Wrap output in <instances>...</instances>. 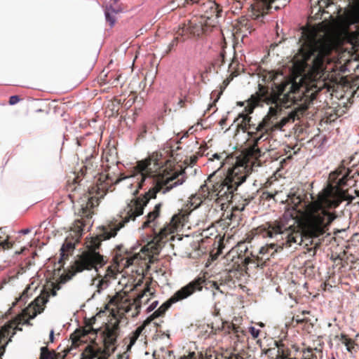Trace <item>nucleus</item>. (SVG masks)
Masks as SVG:
<instances>
[{"mask_svg": "<svg viewBox=\"0 0 359 359\" xmlns=\"http://www.w3.org/2000/svg\"><path fill=\"white\" fill-rule=\"evenodd\" d=\"M186 180L184 173L164 174V170L159 164L151 159H145L137 162L136 167L129 175L121 174L114 182L117 184L123 180L130 189H134L133 194L136 196L140 189H149L141 198H136L129 203L125 211L126 215L118 219L107 222L102 226L101 231L96 237L90 238L86 242L87 249L79 255L72 265V276L83 271L98 269L103 266L107 262V259L99 251L102 240H108L115 237L117 232L130 220H135L137 217L144 213V208L151 198H155L157 193L162 191L165 194L174 187L182 184Z\"/></svg>", "mask_w": 359, "mask_h": 359, "instance_id": "nucleus-1", "label": "nucleus"}, {"mask_svg": "<svg viewBox=\"0 0 359 359\" xmlns=\"http://www.w3.org/2000/svg\"><path fill=\"white\" fill-rule=\"evenodd\" d=\"M281 111L278 106L270 107L267 114L257 125L251 123L252 117L248 115L239 114V118H242V130L248 136V153L252 158L257 159L273 149L266 142H270L273 132L281 130L287 122L285 117L280 118Z\"/></svg>", "mask_w": 359, "mask_h": 359, "instance_id": "nucleus-2", "label": "nucleus"}, {"mask_svg": "<svg viewBox=\"0 0 359 359\" xmlns=\"http://www.w3.org/2000/svg\"><path fill=\"white\" fill-rule=\"evenodd\" d=\"M345 196L344 190L325 189L306 205L305 226L311 237L318 238L326 233L336 218L330 210L338 207Z\"/></svg>", "mask_w": 359, "mask_h": 359, "instance_id": "nucleus-3", "label": "nucleus"}, {"mask_svg": "<svg viewBox=\"0 0 359 359\" xmlns=\"http://www.w3.org/2000/svg\"><path fill=\"white\" fill-rule=\"evenodd\" d=\"M219 172V170H217L208 176L205 184L201 186L198 194L203 198H208L212 189L213 193L224 203L232 200L235 191L249 176L250 169L248 165L239 163L229 168L223 175H216Z\"/></svg>", "mask_w": 359, "mask_h": 359, "instance_id": "nucleus-4", "label": "nucleus"}, {"mask_svg": "<svg viewBox=\"0 0 359 359\" xmlns=\"http://www.w3.org/2000/svg\"><path fill=\"white\" fill-rule=\"evenodd\" d=\"M293 224L286 226L280 223H276L270 226L266 231V236L276 241V243L263 246L259 250L262 255L269 254L272 255L278 250L289 248L296 249L298 245H302L303 236L298 226H295V220L292 219Z\"/></svg>", "mask_w": 359, "mask_h": 359, "instance_id": "nucleus-5", "label": "nucleus"}, {"mask_svg": "<svg viewBox=\"0 0 359 359\" xmlns=\"http://www.w3.org/2000/svg\"><path fill=\"white\" fill-rule=\"evenodd\" d=\"M334 48V44L330 40H318L302 53L303 61L311 69H321L330 61V55Z\"/></svg>", "mask_w": 359, "mask_h": 359, "instance_id": "nucleus-6", "label": "nucleus"}, {"mask_svg": "<svg viewBox=\"0 0 359 359\" xmlns=\"http://www.w3.org/2000/svg\"><path fill=\"white\" fill-rule=\"evenodd\" d=\"M205 283V280L203 277H198L190 281L176 291L173 295L152 313L151 317L156 318L162 316L172 304L186 299L196 292H201Z\"/></svg>", "mask_w": 359, "mask_h": 359, "instance_id": "nucleus-7", "label": "nucleus"}, {"mask_svg": "<svg viewBox=\"0 0 359 359\" xmlns=\"http://www.w3.org/2000/svg\"><path fill=\"white\" fill-rule=\"evenodd\" d=\"M180 224L179 217L174 215L171 218L170 224L161 228L159 231L157 232L153 229V234L151 236L150 240L145 247L147 250L150 251L153 254H158L163 244L169 240L167 237L175 232Z\"/></svg>", "mask_w": 359, "mask_h": 359, "instance_id": "nucleus-8", "label": "nucleus"}, {"mask_svg": "<svg viewBox=\"0 0 359 359\" xmlns=\"http://www.w3.org/2000/svg\"><path fill=\"white\" fill-rule=\"evenodd\" d=\"M269 79L272 83L273 90L280 95L284 92L294 93L297 88L296 81L292 77L287 76L282 72H271Z\"/></svg>", "mask_w": 359, "mask_h": 359, "instance_id": "nucleus-9", "label": "nucleus"}, {"mask_svg": "<svg viewBox=\"0 0 359 359\" xmlns=\"http://www.w3.org/2000/svg\"><path fill=\"white\" fill-rule=\"evenodd\" d=\"M49 295L46 289L43 288L41 290V294L25 309V313L30 319L34 318L38 314L43 311L44 306L48 302Z\"/></svg>", "mask_w": 359, "mask_h": 359, "instance_id": "nucleus-10", "label": "nucleus"}, {"mask_svg": "<svg viewBox=\"0 0 359 359\" xmlns=\"http://www.w3.org/2000/svg\"><path fill=\"white\" fill-rule=\"evenodd\" d=\"M201 10L204 12L202 17L205 19V23L209 26H215L222 13L218 5L214 1H208L203 4Z\"/></svg>", "mask_w": 359, "mask_h": 359, "instance_id": "nucleus-11", "label": "nucleus"}, {"mask_svg": "<svg viewBox=\"0 0 359 359\" xmlns=\"http://www.w3.org/2000/svg\"><path fill=\"white\" fill-rule=\"evenodd\" d=\"M78 203L77 214L82 217L90 218L93 213V209L99 203V199L90 196V194H85L80 198Z\"/></svg>", "mask_w": 359, "mask_h": 359, "instance_id": "nucleus-12", "label": "nucleus"}, {"mask_svg": "<svg viewBox=\"0 0 359 359\" xmlns=\"http://www.w3.org/2000/svg\"><path fill=\"white\" fill-rule=\"evenodd\" d=\"M114 271L111 266H108L104 275L97 273V277L92 279L90 285L95 290L91 296V299H95L97 294H101L102 291L106 290L109 284V278L113 277Z\"/></svg>", "mask_w": 359, "mask_h": 359, "instance_id": "nucleus-13", "label": "nucleus"}, {"mask_svg": "<svg viewBox=\"0 0 359 359\" xmlns=\"http://www.w3.org/2000/svg\"><path fill=\"white\" fill-rule=\"evenodd\" d=\"M16 330H22L21 328L13 327V324L10 323H6L0 329V359H2L6 347L11 341V337L15 334Z\"/></svg>", "mask_w": 359, "mask_h": 359, "instance_id": "nucleus-14", "label": "nucleus"}, {"mask_svg": "<svg viewBox=\"0 0 359 359\" xmlns=\"http://www.w3.org/2000/svg\"><path fill=\"white\" fill-rule=\"evenodd\" d=\"M161 207V203H159L156 204L154 207V209L149 212L147 215V218L145 221L142 223V228L144 229L150 226V224L154 222V220L158 217L160 213V210Z\"/></svg>", "mask_w": 359, "mask_h": 359, "instance_id": "nucleus-15", "label": "nucleus"}, {"mask_svg": "<svg viewBox=\"0 0 359 359\" xmlns=\"http://www.w3.org/2000/svg\"><path fill=\"white\" fill-rule=\"evenodd\" d=\"M274 344L275 347L268 348L266 350L265 353L272 359H281L283 354V350L282 349L283 345L277 341Z\"/></svg>", "mask_w": 359, "mask_h": 359, "instance_id": "nucleus-16", "label": "nucleus"}, {"mask_svg": "<svg viewBox=\"0 0 359 359\" xmlns=\"http://www.w3.org/2000/svg\"><path fill=\"white\" fill-rule=\"evenodd\" d=\"M350 171L346 170L344 173L340 174L337 179V185L340 187L351 186L355 181L349 176Z\"/></svg>", "mask_w": 359, "mask_h": 359, "instance_id": "nucleus-17", "label": "nucleus"}, {"mask_svg": "<svg viewBox=\"0 0 359 359\" xmlns=\"http://www.w3.org/2000/svg\"><path fill=\"white\" fill-rule=\"evenodd\" d=\"M117 13L118 11L111 6H107L104 10L105 20L107 22H109L111 27H112L116 22V18L114 17V15Z\"/></svg>", "mask_w": 359, "mask_h": 359, "instance_id": "nucleus-18", "label": "nucleus"}, {"mask_svg": "<svg viewBox=\"0 0 359 359\" xmlns=\"http://www.w3.org/2000/svg\"><path fill=\"white\" fill-rule=\"evenodd\" d=\"M40 359H59L60 353L55 351H50L47 346H42L40 348Z\"/></svg>", "mask_w": 359, "mask_h": 359, "instance_id": "nucleus-19", "label": "nucleus"}, {"mask_svg": "<svg viewBox=\"0 0 359 359\" xmlns=\"http://www.w3.org/2000/svg\"><path fill=\"white\" fill-rule=\"evenodd\" d=\"M233 65V61L229 65L228 72L229 74L223 81V89H224L230 83L234 77H236L239 74V72L234 69Z\"/></svg>", "mask_w": 359, "mask_h": 359, "instance_id": "nucleus-20", "label": "nucleus"}, {"mask_svg": "<svg viewBox=\"0 0 359 359\" xmlns=\"http://www.w3.org/2000/svg\"><path fill=\"white\" fill-rule=\"evenodd\" d=\"M124 297L121 294V292H116L114 295H108V305H112L116 307H118L120 304H121L123 301Z\"/></svg>", "mask_w": 359, "mask_h": 359, "instance_id": "nucleus-21", "label": "nucleus"}, {"mask_svg": "<svg viewBox=\"0 0 359 359\" xmlns=\"http://www.w3.org/2000/svg\"><path fill=\"white\" fill-rule=\"evenodd\" d=\"M180 4H177L175 1H171L168 5L162 7L156 13V15L162 16L163 15L169 13L174 11L177 7L180 6Z\"/></svg>", "mask_w": 359, "mask_h": 359, "instance_id": "nucleus-22", "label": "nucleus"}, {"mask_svg": "<svg viewBox=\"0 0 359 359\" xmlns=\"http://www.w3.org/2000/svg\"><path fill=\"white\" fill-rule=\"evenodd\" d=\"M203 197H201L199 194H196L190 197L189 201V208H192V210L196 209L198 208L201 203H203Z\"/></svg>", "mask_w": 359, "mask_h": 359, "instance_id": "nucleus-23", "label": "nucleus"}, {"mask_svg": "<svg viewBox=\"0 0 359 359\" xmlns=\"http://www.w3.org/2000/svg\"><path fill=\"white\" fill-rule=\"evenodd\" d=\"M29 290H31V285H28L25 289V290L22 292L20 296L18 299H16L15 302L13 303V306H15L18 302L22 303L20 306L25 305L29 295L32 294L31 293H29Z\"/></svg>", "mask_w": 359, "mask_h": 359, "instance_id": "nucleus-24", "label": "nucleus"}, {"mask_svg": "<svg viewBox=\"0 0 359 359\" xmlns=\"http://www.w3.org/2000/svg\"><path fill=\"white\" fill-rule=\"evenodd\" d=\"M74 248H75V242L72 243L71 241H66L60 249L61 259H64L65 257V256H67V255H66L65 252H69L70 250H72L74 249Z\"/></svg>", "mask_w": 359, "mask_h": 359, "instance_id": "nucleus-25", "label": "nucleus"}, {"mask_svg": "<svg viewBox=\"0 0 359 359\" xmlns=\"http://www.w3.org/2000/svg\"><path fill=\"white\" fill-rule=\"evenodd\" d=\"M226 50L223 49L218 55L217 58L215 59V62L212 64L214 68H221V67L225 63L226 57Z\"/></svg>", "mask_w": 359, "mask_h": 359, "instance_id": "nucleus-26", "label": "nucleus"}, {"mask_svg": "<svg viewBox=\"0 0 359 359\" xmlns=\"http://www.w3.org/2000/svg\"><path fill=\"white\" fill-rule=\"evenodd\" d=\"M223 154H219L217 153H215L212 155V157L215 158V159H217L218 161H219V168L217 169V170H219V172L217 173L216 175L217 176H219V175H223V173H226V172H224L221 170V168L224 165V162H223V156H222Z\"/></svg>", "mask_w": 359, "mask_h": 359, "instance_id": "nucleus-27", "label": "nucleus"}, {"mask_svg": "<svg viewBox=\"0 0 359 359\" xmlns=\"http://www.w3.org/2000/svg\"><path fill=\"white\" fill-rule=\"evenodd\" d=\"M292 320H295L297 324L299 323H309L310 324H312L311 322V319L309 318L304 317V316L297 315L295 317L292 318Z\"/></svg>", "mask_w": 359, "mask_h": 359, "instance_id": "nucleus-28", "label": "nucleus"}, {"mask_svg": "<svg viewBox=\"0 0 359 359\" xmlns=\"http://www.w3.org/2000/svg\"><path fill=\"white\" fill-rule=\"evenodd\" d=\"M228 330L229 332H232L234 334H236V336L238 337H239V333L243 332L241 330V328L240 327L237 326L236 325H235L234 323H230L228 325Z\"/></svg>", "mask_w": 359, "mask_h": 359, "instance_id": "nucleus-29", "label": "nucleus"}, {"mask_svg": "<svg viewBox=\"0 0 359 359\" xmlns=\"http://www.w3.org/2000/svg\"><path fill=\"white\" fill-rule=\"evenodd\" d=\"M177 43L178 37L174 38L165 50L164 55L168 54L172 50V48L177 46Z\"/></svg>", "mask_w": 359, "mask_h": 359, "instance_id": "nucleus-30", "label": "nucleus"}, {"mask_svg": "<svg viewBox=\"0 0 359 359\" xmlns=\"http://www.w3.org/2000/svg\"><path fill=\"white\" fill-rule=\"evenodd\" d=\"M249 332L253 338H257L259 334V330L256 329L255 327H250Z\"/></svg>", "mask_w": 359, "mask_h": 359, "instance_id": "nucleus-31", "label": "nucleus"}, {"mask_svg": "<svg viewBox=\"0 0 359 359\" xmlns=\"http://www.w3.org/2000/svg\"><path fill=\"white\" fill-rule=\"evenodd\" d=\"M20 98L18 95H12L9 98V104L14 105L17 104L18 102H20Z\"/></svg>", "mask_w": 359, "mask_h": 359, "instance_id": "nucleus-32", "label": "nucleus"}, {"mask_svg": "<svg viewBox=\"0 0 359 359\" xmlns=\"http://www.w3.org/2000/svg\"><path fill=\"white\" fill-rule=\"evenodd\" d=\"M12 245L13 244L8 240H5L3 242L0 243V247L3 248L4 249L11 248Z\"/></svg>", "mask_w": 359, "mask_h": 359, "instance_id": "nucleus-33", "label": "nucleus"}, {"mask_svg": "<svg viewBox=\"0 0 359 359\" xmlns=\"http://www.w3.org/2000/svg\"><path fill=\"white\" fill-rule=\"evenodd\" d=\"M158 301H156V300L154 301V302H152V303H151V304L148 306V308L147 309V312H148V313H149V312H151V311H154V310L156 308V306H158Z\"/></svg>", "mask_w": 359, "mask_h": 359, "instance_id": "nucleus-34", "label": "nucleus"}, {"mask_svg": "<svg viewBox=\"0 0 359 359\" xmlns=\"http://www.w3.org/2000/svg\"><path fill=\"white\" fill-rule=\"evenodd\" d=\"M255 107V106L254 104L248 103V105L245 108V111L248 114H250L253 112Z\"/></svg>", "mask_w": 359, "mask_h": 359, "instance_id": "nucleus-35", "label": "nucleus"}, {"mask_svg": "<svg viewBox=\"0 0 359 359\" xmlns=\"http://www.w3.org/2000/svg\"><path fill=\"white\" fill-rule=\"evenodd\" d=\"M342 337H345V341L344 342L345 344V345L347 347V350L348 351H351L350 349V347H349V344H351V340L349 339H347L345 336H342Z\"/></svg>", "mask_w": 359, "mask_h": 359, "instance_id": "nucleus-36", "label": "nucleus"}, {"mask_svg": "<svg viewBox=\"0 0 359 359\" xmlns=\"http://www.w3.org/2000/svg\"><path fill=\"white\" fill-rule=\"evenodd\" d=\"M254 198V196L248 197V198H245V204L241 208V210H244L245 205L249 204V203Z\"/></svg>", "mask_w": 359, "mask_h": 359, "instance_id": "nucleus-37", "label": "nucleus"}, {"mask_svg": "<svg viewBox=\"0 0 359 359\" xmlns=\"http://www.w3.org/2000/svg\"><path fill=\"white\" fill-rule=\"evenodd\" d=\"M49 339H50V342L54 341V330L53 329H52L50 332Z\"/></svg>", "mask_w": 359, "mask_h": 359, "instance_id": "nucleus-38", "label": "nucleus"}, {"mask_svg": "<svg viewBox=\"0 0 359 359\" xmlns=\"http://www.w3.org/2000/svg\"><path fill=\"white\" fill-rule=\"evenodd\" d=\"M212 288L215 289L217 290H219V287L218 284L215 282H213L211 285Z\"/></svg>", "mask_w": 359, "mask_h": 359, "instance_id": "nucleus-39", "label": "nucleus"}, {"mask_svg": "<svg viewBox=\"0 0 359 359\" xmlns=\"http://www.w3.org/2000/svg\"><path fill=\"white\" fill-rule=\"evenodd\" d=\"M197 161V157L196 156H193L190 157L191 163H195Z\"/></svg>", "mask_w": 359, "mask_h": 359, "instance_id": "nucleus-40", "label": "nucleus"}, {"mask_svg": "<svg viewBox=\"0 0 359 359\" xmlns=\"http://www.w3.org/2000/svg\"><path fill=\"white\" fill-rule=\"evenodd\" d=\"M183 103L184 100L182 99H180L177 103V106L179 107V108L183 107Z\"/></svg>", "mask_w": 359, "mask_h": 359, "instance_id": "nucleus-41", "label": "nucleus"}, {"mask_svg": "<svg viewBox=\"0 0 359 359\" xmlns=\"http://www.w3.org/2000/svg\"><path fill=\"white\" fill-rule=\"evenodd\" d=\"M265 195H266V197H265V198H267V199H268V198H272L271 194H269V193H268V192H264V193H263V196H265Z\"/></svg>", "mask_w": 359, "mask_h": 359, "instance_id": "nucleus-42", "label": "nucleus"}, {"mask_svg": "<svg viewBox=\"0 0 359 359\" xmlns=\"http://www.w3.org/2000/svg\"><path fill=\"white\" fill-rule=\"evenodd\" d=\"M226 121V118H222V119L219 121V125H220V126H223L224 124H225Z\"/></svg>", "mask_w": 359, "mask_h": 359, "instance_id": "nucleus-43", "label": "nucleus"}, {"mask_svg": "<svg viewBox=\"0 0 359 359\" xmlns=\"http://www.w3.org/2000/svg\"><path fill=\"white\" fill-rule=\"evenodd\" d=\"M29 231H29V229H22V230L21 231V233H22V234H27Z\"/></svg>", "mask_w": 359, "mask_h": 359, "instance_id": "nucleus-44", "label": "nucleus"}, {"mask_svg": "<svg viewBox=\"0 0 359 359\" xmlns=\"http://www.w3.org/2000/svg\"><path fill=\"white\" fill-rule=\"evenodd\" d=\"M133 260L134 259H131V258H128L127 259V263H128V265H131L133 264Z\"/></svg>", "mask_w": 359, "mask_h": 359, "instance_id": "nucleus-45", "label": "nucleus"}, {"mask_svg": "<svg viewBox=\"0 0 359 359\" xmlns=\"http://www.w3.org/2000/svg\"><path fill=\"white\" fill-rule=\"evenodd\" d=\"M309 313H310V311H303L302 312V316H305V315L309 314Z\"/></svg>", "mask_w": 359, "mask_h": 359, "instance_id": "nucleus-46", "label": "nucleus"}, {"mask_svg": "<svg viewBox=\"0 0 359 359\" xmlns=\"http://www.w3.org/2000/svg\"><path fill=\"white\" fill-rule=\"evenodd\" d=\"M233 61V62H235L234 58H232V59H231V63ZM235 65H236V66H238V64L234 63V65H233L234 69H235V70H236ZM237 71H238V72H239V69H237Z\"/></svg>", "mask_w": 359, "mask_h": 359, "instance_id": "nucleus-47", "label": "nucleus"}, {"mask_svg": "<svg viewBox=\"0 0 359 359\" xmlns=\"http://www.w3.org/2000/svg\"><path fill=\"white\" fill-rule=\"evenodd\" d=\"M50 294L52 296H55L57 294L56 290H52Z\"/></svg>", "mask_w": 359, "mask_h": 359, "instance_id": "nucleus-48", "label": "nucleus"}, {"mask_svg": "<svg viewBox=\"0 0 359 359\" xmlns=\"http://www.w3.org/2000/svg\"><path fill=\"white\" fill-rule=\"evenodd\" d=\"M115 341H116V339H115V338H111V344H114Z\"/></svg>", "mask_w": 359, "mask_h": 359, "instance_id": "nucleus-49", "label": "nucleus"}, {"mask_svg": "<svg viewBox=\"0 0 359 359\" xmlns=\"http://www.w3.org/2000/svg\"><path fill=\"white\" fill-rule=\"evenodd\" d=\"M133 344H135V340L131 341V345H133Z\"/></svg>", "mask_w": 359, "mask_h": 359, "instance_id": "nucleus-50", "label": "nucleus"}, {"mask_svg": "<svg viewBox=\"0 0 359 359\" xmlns=\"http://www.w3.org/2000/svg\"><path fill=\"white\" fill-rule=\"evenodd\" d=\"M285 2H288L290 0H283Z\"/></svg>", "mask_w": 359, "mask_h": 359, "instance_id": "nucleus-51", "label": "nucleus"}, {"mask_svg": "<svg viewBox=\"0 0 359 359\" xmlns=\"http://www.w3.org/2000/svg\"><path fill=\"white\" fill-rule=\"evenodd\" d=\"M240 105H243V102H240L239 103Z\"/></svg>", "mask_w": 359, "mask_h": 359, "instance_id": "nucleus-52", "label": "nucleus"}, {"mask_svg": "<svg viewBox=\"0 0 359 359\" xmlns=\"http://www.w3.org/2000/svg\"><path fill=\"white\" fill-rule=\"evenodd\" d=\"M114 2H117L118 0H114Z\"/></svg>", "mask_w": 359, "mask_h": 359, "instance_id": "nucleus-53", "label": "nucleus"}, {"mask_svg": "<svg viewBox=\"0 0 359 359\" xmlns=\"http://www.w3.org/2000/svg\"><path fill=\"white\" fill-rule=\"evenodd\" d=\"M331 359H336V358H335L334 357H332V358H331Z\"/></svg>", "mask_w": 359, "mask_h": 359, "instance_id": "nucleus-54", "label": "nucleus"}]
</instances>
